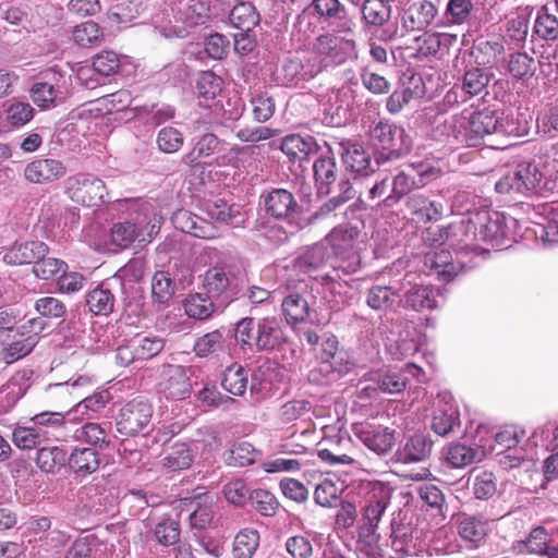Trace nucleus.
Wrapping results in <instances>:
<instances>
[{"label": "nucleus", "mask_w": 558, "mask_h": 558, "mask_svg": "<svg viewBox=\"0 0 558 558\" xmlns=\"http://www.w3.org/2000/svg\"><path fill=\"white\" fill-rule=\"evenodd\" d=\"M234 337L242 347L265 352L274 351L284 342L281 323L275 317L257 320L244 317L236 324Z\"/></svg>", "instance_id": "nucleus-1"}, {"label": "nucleus", "mask_w": 558, "mask_h": 558, "mask_svg": "<svg viewBox=\"0 0 558 558\" xmlns=\"http://www.w3.org/2000/svg\"><path fill=\"white\" fill-rule=\"evenodd\" d=\"M391 488L384 484H376L364 499L361 507V518L357 521L359 537L367 544L379 539V525L391 501Z\"/></svg>", "instance_id": "nucleus-2"}, {"label": "nucleus", "mask_w": 558, "mask_h": 558, "mask_svg": "<svg viewBox=\"0 0 558 558\" xmlns=\"http://www.w3.org/2000/svg\"><path fill=\"white\" fill-rule=\"evenodd\" d=\"M202 278L205 292L219 302V307H226L239 292L242 270L234 264L220 263L208 268Z\"/></svg>", "instance_id": "nucleus-3"}, {"label": "nucleus", "mask_w": 558, "mask_h": 558, "mask_svg": "<svg viewBox=\"0 0 558 558\" xmlns=\"http://www.w3.org/2000/svg\"><path fill=\"white\" fill-rule=\"evenodd\" d=\"M495 74L490 68L480 65H468L463 73L457 78L453 86L446 93L444 101L452 107L465 104L470 99L488 94V85Z\"/></svg>", "instance_id": "nucleus-4"}, {"label": "nucleus", "mask_w": 558, "mask_h": 558, "mask_svg": "<svg viewBox=\"0 0 558 558\" xmlns=\"http://www.w3.org/2000/svg\"><path fill=\"white\" fill-rule=\"evenodd\" d=\"M313 53L318 71L333 69L348 60L357 59L356 43L353 39L329 33L322 34L315 39Z\"/></svg>", "instance_id": "nucleus-5"}, {"label": "nucleus", "mask_w": 558, "mask_h": 558, "mask_svg": "<svg viewBox=\"0 0 558 558\" xmlns=\"http://www.w3.org/2000/svg\"><path fill=\"white\" fill-rule=\"evenodd\" d=\"M293 264L295 269L302 272H311L330 265L333 269H341L344 274H354L360 268L361 258L357 254H352L347 264L345 260L335 259L333 251L322 240L306 247L295 257Z\"/></svg>", "instance_id": "nucleus-6"}, {"label": "nucleus", "mask_w": 558, "mask_h": 558, "mask_svg": "<svg viewBox=\"0 0 558 558\" xmlns=\"http://www.w3.org/2000/svg\"><path fill=\"white\" fill-rule=\"evenodd\" d=\"M339 146L343 163L351 171L362 175H368L375 171L372 157L375 158L376 166L399 157L396 151L389 154L376 151L371 142H339Z\"/></svg>", "instance_id": "nucleus-7"}, {"label": "nucleus", "mask_w": 558, "mask_h": 558, "mask_svg": "<svg viewBox=\"0 0 558 558\" xmlns=\"http://www.w3.org/2000/svg\"><path fill=\"white\" fill-rule=\"evenodd\" d=\"M542 180L543 174L535 163L521 162L515 170L502 175L496 182L495 189L500 194L530 195L539 192Z\"/></svg>", "instance_id": "nucleus-8"}, {"label": "nucleus", "mask_w": 558, "mask_h": 558, "mask_svg": "<svg viewBox=\"0 0 558 558\" xmlns=\"http://www.w3.org/2000/svg\"><path fill=\"white\" fill-rule=\"evenodd\" d=\"M64 189L73 202L83 206L93 207L105 202V183L92 174L78 173L69 177L64 182Z\"/></svg>", "instance_id": "nucleus-9"}, {"label": "nucleus", "mask_w": 558, "mask_h": 558, "mask_svg": "<svg viewBox=\"0 0 558 558\" xmlns=\"http://www.w3.org/2000/svg\"><path fill=\"white\" fill-rule=\"evenodd\" d=\"M474 266L472 258L464 259L457 255L454 259L447 250L430 251L424 255V267L428 270V275L435 276L444 283L452 281L465 268Z\"/></svg>", "instance_id": "nucleus-10"}, {"label": "nucleus", "mask_w": 558, "mask_h": 558, "mask_svg": "<svg viewBox=\"0 0 558 558\" xmlns=\"http://www.w3.org/2000/svg\"><path fill=\"white\" fill-rule=\"evenodd\" d=\"M151 405L143 399H133L124 404L117 417V430L124 436H135L150 423Z\"/></svg>", "instance_id": "nucleus-11"}, {"label": "nucleus", "mask_w": 558, "mask_h": 558, "mask_svg": "<svg viewBox=\"0 0 558 558\" xmlns=\"http://www.w3.org/2000/svg\"><path fill=\"white\" fill-rule=\"evenodd\" d=\"M64 77L57 72H46L43 81L35 82L29 94L33 102L41 109H51L65 99Z\"/></svg>", "instance_id": "nucleus-12"}, {"label": "nucleus", "mask_w": 558, "mask_h": 558, "mask_svg": "<svg viewBox=\"0 0 558 558\" xmlns=\"http://www.w3.org/2000/svg\"><path fill=\"white\" fill-rule=\"evenodd\" d=\"M513 550L537 558H558V543L542 525L533 527L524 538L514 542Z\"/></svg>", "instance_id": "nucleus-13"}, {"label": "nucleus", "mask_w": 558, "mask_h": 558, "mask_svg": "<svg viewBox=\"0 0 558 558\" xmlns=\"http://www.w3.org/2000/svg\"><path fill=\"white\" fill-rule=\"evenodd\" d=\"M472 220L475 232H478L483 241L499 245L508 234L506 217L499 211H478L472 217Z\"/></svg>", "instance_id": "nucleus-14"}, {"label": "nucleus", "mask_w": 558, "mask_h": 558, "mask_svg": "<svg viewBox=\"0 0 558 558\" xmlns=\"http://www.w3.org/2000/svg\"><path fill=\"white\" fill-rule=\"evenodd\" d=\"M444 229L447 245L457 248V255L468 259L469 254L475 253V248L470 246L476 235L472 217L452 221Z\"/></svg>", "instance_id": "nucleus-15"}, {"label": "nucleus", "mask_w": 558, "mask_h": 558, "mask_svg": "<svg viewBox=\"0 0 558 558\" xmlns=\"http://www.w3.org/2000/svg\"><path fill=\"white\" fill-rule=\"evenodd\" d=\"M264 206L267 214L276 219H289L294 230V219L300 206L293 194L286 189H274L264 196Z\"/></svg>", "instance_id": "nucleus-16"}, {"label": "nucleus", "mask_w": 558, "mask_h": 558, "mask_svg": "<svg viewBox=\"0 0 558 558\" xmlns=\"http://www.w3.org/2000/svg\"><path fill=\"white\" fill-rule=\"evenodd\" d=\"M49 247L41 241L15 242L3 254V262L12 266L34 264L48 254Z\"/></svg>", "instance_id": "nucleus-17"}, {"label": "nucleus", "mask_w": 558, "mask_h": 558, "mask_svg": "<svg viewBox=\"0 0 558 558\" xmlns=\"http://www.w3.org/2000/svg\"><path fill=\"white\" fill-rule=\"evenodd\" d=\"M437 14L438 10L433 2L428 0L414 2L403 12L402 27L407 32L424 31L434 22Z\"/></svg>", "instance_id": "nucleus-18"}, {"label": "nucleus", "mask_w": 558, "mask_h": 558, "mask_svg": "<svg viewBox=\"0 0 558 558\" xmlns=\"http://www.w3.org/2000/svg\"><path fill=\"white\" fill-rule=\"evenodd\" d=\"M97 122L88 116L70 113L65 119L60 120L54 128L56 140H78L93 135Z\"/></svg>", "instance_id": "nucleus-19"}, {"label": "nucleus", "mask_w": 558, "mask_h": 558, "mask_svg": "<svg viewBox=\"0 0 558 558\" xmlns=\"http://www.w3.org/2000/svg\"><path fill=\"white\" fill-rule=\"evenodd\" d=\"M352 363L349 360L336 356L335 361H323L314 366L307 375L311 384L317 386H327L339 380L343 375L349 373Z\"/></svg>", "instance_id": "nucleus-20"}, {"label": "nucleus", "mask_w": 558, "mask_h": 558, "mask_svg": "<svg viewBox=\"0 0 558 558\" xmlns=\"http://www.w3.org/2000/svg\"><path fill=\"white\" fill-rule=\"evenodd\" d=\"M409 277L410 275H405L402 279L407 284V288L402 289L404 306L415 312L436 308L437 300L434 290L429 286L412 283Z\"/></svg>", "instance_id": "nucleus-21"}, {"label": "nucleus", "mask_w": 558, "mask_h": 558, "mask_svg": "<svg viewBox=\"0 0 558 558\" xmlns=\"http://www.w3.org/2000/svg\"><path fill=\"white\" fill-rule=\"evenodd\" d=\"M359 439L377 454L387 453L395 444L393 430L388 427L362 425L357 428Z\"/></svg>", "instance_id": "nucleus-22"}, {"label": "nucleus", "mask_w": 558, "mask_h": 558, "mask_svg": "<svg viewBox=\"0 0 558 558\" xmlns=\"http://www.w3.org/2000/svg\"><path fill=\"white\" fill-rule=\"evenodd\" d=\"M163 377L165 379L160 385L167 398L184 399L190 396L192 385L184 367L169 365L163 371Z\"/></svg>", "instance_id": "nucleus-23"}, {"label": "nucleus", "mask_w": 558, "mask_h": 558, "mask_svg": "<svg viewBox=\"0 0 558 558\" xmlns=\"http://www.w3.org/2000/svg\"><path fill=\"white\" fill-rule=\"evenodd\" d=\"M312 294L307 286L302 283L298 291L290 292L282 301V312L288 323L304 322L308 317L310 303L308 298Z\"/></svg>", "instance_id": "nucleus-24"}, {"label": "nucleus", "mask_w": 558, "mask_h": 558, "mask_svg": "<svg viewBox=\"0 0 558 558\" xmlns=\"http://www.w3.org/2000/svg\"><path fill=\"white\" fill-rule=\"evenodd\" d=\"M433 441L423 434H415L407 439L396 453V461L400 463H415L430 456Z\"/></svg>", "instance_id": "nucleus-25"}, {"label": "nucleus", "mask_w": 558, "mask_h": 558, "mask_svg": "<svg viewBox=\"0 0 558 558\" xmlns=\"http://www.w3.org/2000/svg\"><path fill=\"white\" fill-rule=\"evenodd\" d=\"M32 374V371H20L2 386L0 389V413L8 412L25 395Z\"/></svg>", "instance_id": "nucleus-26"}, {"label": "nucleus", "mask_w": 558, "mask_h": 558, "mask_svg": "<svg viewBox=\"0 0 558 558\" xmlns=\"http://www.w3.org/2000/svg\"><path fill=\"white\" fill-rule=\"evenodd\" d=\"M24 174L29 182L44 184L63 177L65 167L54 159H38L26 166Z\"/></svg>", "instance_id": "nucleus-27"}, {"label": "nucleus", "mask_w": 558, "mask_h": 558, "mask_svg": "<svg viewBox=\"0 0 558 558\" xmlns=\"http://www.w3.org/2000/svg\"><path fill=\"white\" fill-rule=\"evenodd\" d=\"M312 7L319 17L337 22L339 32H352L354 22L348 17L347 9L339 0H313Z\"/></svg>", "instance_id": "nucleus-28"}, {"label": "nucleus", "mask_w": 558, "mask_h": 558, "mask_svg": "<svg viewBox=\"0 0 558 558\" xmlns=\"http://www.w3.org/2000/svg\"><path fill=\"white\" fill-rule=\"evenodd\" d=\"M405 207L417 222L427 223L437 221L444 211L441 203L432 201L425 195L413 194L408 196Z\"/></svg>", "instance_id": "nucleus-29"}, {"label": "nucleus", "mask_w": 558, "mask_h": 558, "mask_svg": "<svg viewBox=\"0 0 558 558\" xmlns=\"http://www.w3.org/2000/svg\"><path fill=\"white\" fill-rule=\"evenodd\" d=\"M403 288H407L404 280L388 286H373L367 290L366 304L375 311H387L393 306Z\"/></svg>", "instance_id": "nucleus-30"}, {"label": "nucleus", "mask_w": 558, "mask_h": 558, "mask_svg": "<svg viewBox=\"0 0 558 558\" xmlns=\"http://www.w3.org/2000/svg\"><path fill=\"white\" fill-rule=\"evenodd\" d=\"M490 531L489 522L482 515H464L458 522V534L474 547H478Z\"/></svg>", "instance_id": "nucleus-31"}, {"label": "nucleus", "mask_w": 558, "mask_h": 558, "mask_svg": "<svg viewBox=\"0 0 558 558\" xmlns=\"http://www.w3.org/2000/svg\"><path fill=\"white\" fill-rule=\"evenodd\" d=\"M391 0H365L361 8L365 28L373 29L385 26L391 17Z\"/></svg>", "instance_id": "nucleus-32"}, {"label": "nucleus", "mask_w": 558, "mask_h": 558, "mask_svg": "<svg viewBox=\"0 0 558 558\" xmlns=\"http://www.w3.org/2000/svg\"><path fill=\"white\" fill-rule=\"evenodd\" d=\"M356 235L357 231L354 228L339 226L333 228L323 241L333 251L335 259L345 260L347 264L349 256L353 254L347 253V251L352 246V242Z\"/></svg>", "instance_id": "nucleus-33"}, {"label": "nucleus", "mask_w": 558, "mask_h": 558, "mask_svg": "<svg viewBox=\"0 0 558 558\" xmlns=\"http://www.w3.org/2000/svg\"><path fill=\"white\" fill-rule=\"evenodd\" d=\"M485 457V450L482 447L466 446L456 442L447 447L445 452L446 461L457 469L465 468L472 463L481 462Z\"/></svg>", "instance_id": "nucleus-34"}, {"label": "nucleus", "mask_w": 558, "mask_h": 558, "mask_svg": "<svg viewBox=\"0 0 558 558\" xmlns=\"http://www.w3.org/2000/svg\"><path fill=\"white\" fill-rule=\"evenodd\" d=\"M142 235V228L132 221H120L111 226L108 235V246L111 251L128 248Z\"/></svg>", "instance_id": "nucleus-35"}, {"label": "nucleus", "mask_w": 558, "mask_h": 558, "mask_svg": "<svg viewBox=\"0 0 558 558\" xmlns=\"http://www.w3.org/2000/svg\"><path fill=\"white\" fill-rule=\"evenodd\" d=\"M74 438L93 446V449L102 451L111 444L110 430L107 424L86 423L77 428Z\"/></svg>", "instance_id": "nucleus-36"}, {"label": "nucleus", "mask_w": 558, "mask_h": 558, "mask_svg": "<svg viewBox=\"0 0 558 558\" xmlns=\"http://www.w3.org/2000/svg\"><path fill=\"white\" fill-rule=\"evenodd\" d=\"M183 306L189 317L199 320L208 319L216 311L223 308L219 307V302H216L206 292L190 294Z\"/></svg>", "instance_id": "nucleus-37"}, {"label": "nucleus", "mask_w": 558, "mask_h": 558, "mask_svg": "<svg viewBox=\"0 0 558 558\" xmlns=\"http://www.w3.org/2000/svg\"><path fill=\"white\" fill-rule=\"evenodd\" d=\"M232 27L240 32H252L260 22V15L251 2L236 3L229 13Z\"/></svg>", "instance_id": "nucleus-38"}, {"label": "nucleus", "mask_w": 558, "mask_h": 558, "mask_svg": "<svg viewBox=\"0 0 558 558\" xmlns=\"http://www.w3.org/2000/svg\"><path fill=\"white\" fill-rule=\"evenodd\" d=\"M70 468L78 475L86 476L98 470L99 451L93 448H76L68 457Z\"/></svg>", "instance_id": "nucleus-39"}, {"label": "nucleus", "mask_w": 558, "mask_h": 558, "mask_svg": "<svg viewBox=\"0 0 558 558\" xmlns=\"http://www.w3.org/2000/svg\"><path fill=\"white\" fill-rule=\"evenodd\" d=\"M533 34L546 41L558 40V19L549 12V5H542L536 14Z\"/></svg>", "instance_id": "nucleus-40"}, {"label": "nucleus", "mask_w": 558, "mask_h": 558, "mask_svg": "<svg viewBox=\"0 0 558 558\" xmlns=\"http://www.w3.org/2000/svg\"><path fill=\"white\" fill-rule=\"evenodd\" d=\"M210 0H187L179 7L180 20L189 26L204 24L210 17Z\"/></svg>", "instance_id": "nucleus-41"}, {"label": "nucleus", "mask_w": 558, "mask_h": 558, "mask_svg": "<svg viewBox=\"0 0 558 558\" xmlns=\"http://www.w3.org/2000/svg\"><path fill=\"white\" fill-rule=\"evenodd\" d=\"M258 457L259 451L250 442L240 441L233 444L232 447L225 452V462L229 466L244 468L254 464Z\"/></svg>", "instance_id": "nucleus-42"}, {"label": "nucleus", "mask_w": 558, "mask_h": 558, "mask_svg": "<svg viewBox=\"0 0 558 558\" xmlns=\"http://www.w3.org/2000/svg\"><path fill=\"white\" fill-rule=\"evenodd\" d=\"M185 505L193 508L189 517L191 529L203 531L208 527L214 519V510L210 504L201 502V496L183 499Z\"/></svg>", "instance_id": "nucleus-43"}, {"label": "nucleus", "mask_w": 558, "mask_h": 558, "mask_svg": "<svg viewBox=\"0 0 558 558\" xmlns=\"http://www.w3.org/2000/svg\"><path fill=\"white\" fill-rule=\"evenodd\" d=\"M227 335L223 329H216L198 337L194 343V352L199 357H206L225 351Z\"/></svg>", "instance_id": "nucleus-44"}, {"label": "nucleus", "mask_w": 558, "mask_h": 558, "mask_svg": "<svg viewBox=\"0 0 558 558\" xmlns=\"http://www.w3.org/2000/svg\"><path fill=\"white\" fill-rule=\"evenodd\" d=\"M193 458L186 444H174L165 452L162 465L170 472H178L189 469Z\"/></svg>", "instance_id": "nucleus-45"}, {"label": "nucleus", "mask_w": 558, "mask_h": 558, "mask_svg": "<svg viewBox=\"0 0 558 558\" xmlns=\"http://www.w3.org/2000/svg\"><path fill=\"white\" fill-rule=\"evenodd\" d=\"M48 430L41 426L16 427L12 434L14 445L23 450L40 446L47 439Z\"/></svg>", "instance_id": "nucleus-46"}, {"label": "nucleus", "mask_w": 558, "mask_h": 558, "mask_svg": "<svg viewBox=\"0 0 558 558\" xmlns=\"http://www.w3.org/2000/svg\"><path fill=\"white\" fill-rule=\"evenodd\" d=\"M116 298L111 290L99 286L86 294V304L95 315H108L113 311Z\"/></svg>", "instance_id": "nucleus-47"}, {"label": "nucleus", "mask_w": 558, "mask_h": 558, "mask_svg": "<svg viewBox=\"0 0 558 558\" xmlns=\"http://www.w3.org/2000/svg\"><path fill=\"white\" fill-rule=\"evenodd\" d=\"M259 546V533L255 529L241 530L233 542L234 558H252Z\"/></svg>", "instance_id": "nucleus-48"}, {"label": "nucleus", "mask_w": 558, "mask_h": 558, "mask_svg": "<svg viewBox=\"0 0 558 558\" xmlns=\"http://www.w3.org/2000/svg\"><path fill=\"white\" fill-rule=\"evenodd\" d=\"M472 9L471 0H449L439 20V26L463 24L469 19Z\"/></svg>", "instance_id": "nucleus-49"}, {"label": "nucleus", "mask_w": 558, "mask_h": 558, "mask_svg": "<svg viewBox=\"0 0 558 558\" xmlns=\"http://www.w3.org/2000/svg\"><path fill=\"white\" fill-rule=\"evenodd\" d=\"M68 461L66 451L60 447H41L37 451L36 463L47 473H53Z\"/></svg>", "instance_id": "nucleus-50"}, {"label": "nucleus", "mask_w": 558, "mask_h": 558, "mask_svg": "<svg viewBox=\"0 0 558 558\" xmlns=\"http://www.w3.org/2000/svg\"><path fill=\"white\" fill-rule=\"evenodd\" d=\"M221 385L226 391L233 396H242L247 387V374L244 367L238 363L227 367Z\"/></svg>", "instance_id": "nucleus-51"}, {"label": "nucleus", "mask_w": 558, "mask_h": 558, "mask_svg": "<svg viewBox=\"0 0 558 558\" xmlns=\"http://www.w3.org/2000/svg\"><path fill=\"white\" fill-rule=\"evenodd\" d=\"M472 492L476 499L488 500L497 493V477L493 472L473 470Z\"/></svg>", "instance_id": "nucleus-52"}, {"label": "nucleus", "mask_w": 558, "mask_h": 558, "mask_svg": "<svg viewBox=\"0 0 558 558\" xmlns=\"http://www.w3.org/2000/svg\"><path fill=\"white\" fill-rule=\"evenodd\" d=\"M498 126V119L493 111L475 112L469 121L470 140L493 134Z\"/></svg>", "instance_id": "nucleus-53"}, {"label": "nucleus", "mask_w": 558, "mask_h": 558, "mask_svg": "<svg viewBox=\"0 0 558 558\" xmlns=\"http://www.w3.org/2000/svg\"><path fill=\"white\" fill-rule=\"evenodd\" d=\"M175 292V284L166 271H157L151 279V296L159 304L168 303Z\"/></svg>", "instance_id": "nucleus-54"}, {"label": "nucleus", "mask_w": 558, "mask_h": 558, "mask_svg": "<svg viewBox=\"0 0 558 558\" xmlns=\"http://www.w3.org/2000/svg\"><path fill=\"white\" fill-rule=\"evenodd\" d=\"M104 33L99 25L95 22H85L74 27L73 40L83 48L99 45Z\"/></svg>", "instance_id": "nucleus-55"}, {"label": "nucleus", "mask_w": 558, "mask_h": 558, "mask_svg": "<svg viewBox=\"0 0 558 558\" xmlns=\"http://www.w3.org/2000/svg\"><path fill=\"white\" fill-rule=\"evenodd\" d=\"M425 94L424 86H402L396 89L387 99L386 108L391 113L399 112L411 99L421 98Z\"/></svg>", "instance_id": "nucleus-56"}, {"label": "nucleus", "mask_w": 558, "mask_h": 558, "mask_svg": "<svg viewBox=\"0 0 558 558\" xmlns=\"http://www.w3.org/2000/svg\"><path fill=\"white\" fill-rule=\"evenodd\" d=\"M132 341L134 344L133 350H135L138 361L153 359L154 356L159 354L165 347L163 339L157 336H137L133 338Z\"/></svg>", "instance_id": "nucleus-57"}, {"label": "nucleus", "mask_w": 558, "mask_h": 558, "mask_svg": "<svg viewBox=\"0 0 558 558\" xmlns=\"http://www.w3.org/2000/svg\"><path fill=\"white\" fill-rule=\"evenodd\" d=\"M316 181L320 184L319 192L328 194V185L336 180V162L332 158H318L313 166Z\"/></svg>", "instance_id": "nucleus-58"}, {"label": "nucleus", "mask_w": 558, "mask_h": 558, "mask_svg": "<svg viewBox=\"0 0 558 558\" xmlns=\"http://www.w3.org/2000/svg\"><path fill=\"white\" fill-rule=\"evenodd\" d=\"M66 268L68 265L62 259L44 256L35 260L33 272L40 280H50Z\"/></svg>", "instance_id": "nucleus-59"}, {"label": "nucleus", "mask_w": 558, "mask_h": 558, "mask_svg": "<svg viewBox=\"0 0 558 558\" xmlns=\"http://www.w3.org/2000/svg\"><path fill=\"white\" fill-rule=\"evenodd\" d=\"M110 400V393L106 390L97 391L82 401L77 402L68 414L75 413L88 415V412L97 413L101 411Z\"/></svg>", "instance_id": "nucleus-60"}, {"label": "nucleus", "mask_w": 558, "mask_h": 558, "mask_svg": "<svg viewBox=\"0 0 558 558\" xmlns=\"http://www.w3.org/2000/svg\"><path fill=\"white\" fill-rule=\"evenodd\" d=\"M248 500L252 507L265 517L274 515L279 505L277 498L270 492L260 488L252 490Z\"/></svg>", "instance_id": "nucleus-61"}, {"label": "nucleus", "mask_w": 558, "mask_h": 558, "mask_svg": "<svg viewBox=\"0 0 558 558\" xmlns=\"http://www.w3.org/2000/svg\"><path fill=\"white\" fill-rule=\"evenodd\" d=\"M414 186V180L401 172L393 178L391 194L387 195L379 205L385 207H393L397 205L408 192Z\"/></svg>", "instance_id": "nucleus-62"}, {"label": "nucleus", "mask_w": 558, "mask_h": 558, "mask_svg": "<svg viewBox=\"0 0 558 558\" xmlns=\"http://www.w3.org/2000/svg\"><path fill=\"white\" fill-rule=\"evenodd\" d=\"M178 219H185V225L181 227L182 231L193 234L196 238H213L214 228L211 225L197 216H192L187 211H180Z\"/></svg>", "instance_id": "nucleus-63"}, {"label": "nucleus", "mask_w": 558, "mask_h": 558, "mask_svg": "<svg viewBox=\"0 0 558 558\" xmlns=\"http://www.w3.org/2000/svg\"><path fill=\"white\" fill-rule=\"evenodd\" d=\"M532 10V8L526 7L524 11L508 20L507 34L512 40L518 43L525 40L529 32V19Z\"/></svg>", "instance_id": "nucleus-64"}]
</instances>
